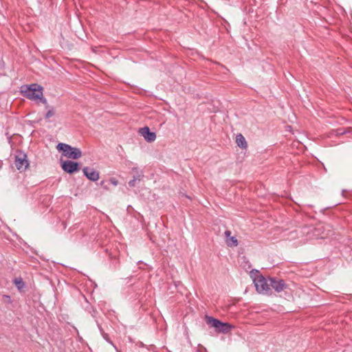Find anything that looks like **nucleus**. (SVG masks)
Masks as SVG:
<instances>
[{"instance_id": "obj_1", "label": "nucleus", "mask_w": 352, "mask_h": 352, "mask_svg": "<svg viewBox=\"0 0 352 352\" xmlns=\"http://www.w3.org/2000/svg\"><path fill=\"white\" fill-rule=\"evenodd\" d=\"M21 92L29 99H40L43 104H47V100L43 98V87L37 84L22 87Z\"/></svg>"}, {"instance_id": "obj_2", "label": "nucleus", "mask_w": 352, "mask_h": 352, "mask_svg": "<svg viewBox=\"0 0 352 352\" xmlns=\"http://www.w3.org/2000/svg\"><path fill=\"white\" fill-rule=\"evenodd\" d=\"M206 324L214 329L217 333H228L233 328V326L228 322H223L212 316H206Z\"/></svg>"}, {"instance_id": "obj_3", "label": "nucleus", "mask_w": 352, "mask_h": 352, "mask_svg": "<svg viewBox=\"0 0 352 352\" xmlns=\"http://www.w3.org/2000/svg\"><path fill=\"white\" fill-rule=\"evenodd\" d=\"M253 282L256 291L263 294H271L272 289L269 282V278L266 279L263 276L259 275L254 278Z\"/></svg>"}, {"instance_id": "obj_4", "label": "nucleus", "mask_w": 352, "mask_h": 352, "mask_svg": "<svg viewBox=\"0 0 352 352\" xmlns=\"http://www.w3.org/2000/svg\"><path fill=\"white\" fill-rule=\"evenodd\" d=\"M269 282L271 289H274L278 293L288 288V285L285 283V280L277 277H269Z\"/></svg>"}, {"instance_id": "obj_5", "label": "nucleus", "mask_w": 352, "mask_h": 352, "mask_svg": "<svg viewBox=\"0 0 352 352\" xmlns=\"http://www.w3.org/2000/svg\"><path fill=\"white\" fill-rule=\"evenodd\" d=\"M60 163L63 170L69 174L76 173L80 170V164L78 162L70 160L63 161L60 159Z\"/></svg>"}, {"instance_id": "obj_6", "label": "nucleus", "mask_w": 352, "mask_h": 352, "mask_svg": "<svg viewBox=\"0 0 352 352\" xmlns=\"http://www.w3.org/2000/svg\"><path fill=\"white\" fill-rule=\"evenodd\" d=\"M58 152L63 154H82L81 150L76 147H72L65 143H58L56 145Z\"/></svg>"}, {"instance_id": "obj_7", "label": "nucleus", "mask_w": 352, "mask_h": 352, "mask_svg": "<svg viewBox=\"0 0 352 352\" xmlns=\"http://www.w3.org/2000/svg\"><path fill=\"white\" fill-rule=\"evenodd\" d=\"M27 157L28 155H15L14 164L17 170L20 172L25 170L29 166V162Z\"/></svg>"}, {"instance_id": "obj_8", "label": "nucleus", "mask_w": 352, "mask_h": 352, "mask_svg": "<svg viewBox=\"0 0 352 352\" xmlns=\"http://www.w3.org/2000/svg\"><path fill=\"white\" fill-rule=\"evenodd\" d=\"M139 133L142 135L148 142H153L156 139V134L155 132H151L148 126H144L139 130Z\"/></svg>"}, {"instance_id": "obj_9", "label": "nucleus", "mask_w": 352, "mask_h": 352, "mask_svg": "<svg viewBox=\"0 0 352 352\" xmlns=\"http://www.w3.org/2000/svg\"><path fill=\"white\" fill-rule=\"evenodd\" d=\"M84 175L90 181L96 182L99 179V172L89 167L82 168Z\"/></svg>"}, {"instance_id": "obj_10", "label": "nucleus", "mask_w": 352, "mask_h": 352, "mask_svg": "<svg viewBox=\"0 0 352 352\" xmlns=\"http://www.w3.org/2000/svg\"><path fill=\"white\" fill-rule=\"evenodd\" d=\"M231 232L229 230L225 232L226 236L228 237L226 239V243L228 246H237L238 241L235 236H230Z\"/></svg>"}, {"instance_id": "obj_11", "label": "nucleus", "mask_w": 352, "mask_h": 352, "mask_svg": "<svg viewBox=\"0 0 352 352\" xmlns=\"http://www.w3.org/2000/svg\"><path fill=\"white\" fill-rule=\"evenodd\" d=\"M236 142L241 148H245L247 147V142L245 138L241 134H238L236 137Z\"/></svg>"}, {"instance_id": "obj_12", "label": "nucleus", "mask_w": 352, "mask_h": 352, "mask_svg": "<svg viewBox=\"0 0 352 352\" xmlns=\"http://www.w3.org/2000/svg\"><path fill=\"white\" fill-rule=\"evenodd\" d=\"M133 170L135 172V174L133 176V179L135 182H140L144 177L143 172L142 170H138L137 168H133Z\"/></svg>"}, {"instance_id": "obj_13", "label": "nucleus", "mask_w": 352, "mask_h": 352, "mask_svg": "<svg viewBox=\"0 0 352 352\" xmlns=\"http://www.w3.org/2000/svg\"><path fill=\"white\" fill-rule=\"evenodd\" d=\"M102 336L103 337V338L107 342H109V344H111L113 348L116 350L117 352H120L118 348L116 347V346L113 343V342L110 340L109 337V335L107 333H106L104 331H102Z\"/></svg>"}, {"instance_id": "obj_14", "label": "nucleus", "mask_w": 352, "mask_h": 352, "mask_svg": "<svg viewBox=\"0 0 352 352\" xmlns=\"http://www.w3.org/2000/svg\"><path fill=\"white\" fill-rule=\"evenodd\" d=\"M14 283L19 289H21L25 287V283L21 278H15Z\"/></svg>"}, {"instance_id": "obj_15", "label": "nucleus", "mask_w": 352, "mask_h": 352, "mask_svg": "<svg viewBox=\"0 0 352 352\" xmlns=\"http://www.w3.org/2000/svg\"><path fill=\"white\" fill-rule=\"evenodd\" d=\"M54 115V111L53 108H50L45 115V118L48 119Z\"/></svg>"}, {"instance_id": "obj_16", "label": "nucleus", "mask_w": 352, "mask_h": 352, "mask_svg": "<svg viewBox=\"0 0 352 352\" xmlns=\"http://www.w3.org/2000/svg\"><path fill=\"white\" fill-rule=\"evenodd\" d=\"M135 183H136V182H135L133 179H132L131 180H130V181L129 182V183H128V184H129V186L130 187H135V185H136V184H135Z\"/></svg>"}, {"instance_id": "obj_17", "label": "nucleus", "mask_w": 352, "mask_h": 352, "mask_svg": "<svg viewBox=\"0 0 352 352\" xmlns=\"http://www.w3.org/2000/svg\"><path fill=\"white\" fill-rule=\"evenodd\" d=\"M66 157H68L69 158H72V159H74V160H77L80 157H81V155H65Z\"/></svg>"}, {"instance_id": "obj_18", "label": "nucleus", "mask_w": 352, "mask_h": 352, "mask_svg": "<svg viewBox=\"0 0 352 352\" xmlns=\"http://www.w3.org/2000/svg\"><path fill=\"white\" fill-rule=\"evenodd\" d=\"M111 184H113L114 186H116L118 184V181L115 179H111Z\"/></svg>"}, {"instance_id": "obj_19", "label": "nucleus", "mask_w": 352, "mask_h": 352, "mask_svg": "<svg viewBox=\"0 0 352 352\" xmlns=\"http://www.w3.org/2000/svg\"><path fill=\"white\" fill-rule=\"evenodd\" d=\"M345 133L344 131L338 132V134H343V133Z\"/></svg>"}, {"instance_id": "obj_20", "label": "nucleus", "mask_w": 352, "mask_h": 352, "mask_svg": "<svg viewBox=\"0 0 352 352\" xmlns=\"http://www.w3.org/2000/svg\"><path fill=\"white\" fill-rule=\"evenodd\" d=\"M346 192V191H345L344 190H342V194L344 195V192Z\"/></svg>"}]
</instances>
